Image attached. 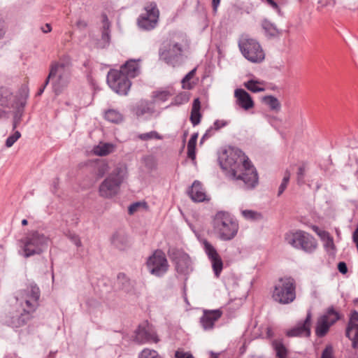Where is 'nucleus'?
<instances>
[{
  "instance_id": "f257e3e1",
  "label": "nucleus",
  "mask_w": 358,
  "mask_h": 358,
  "mask_svg": "<svg viewBox=\"0 0 358 358\" xmlns=\"http://www.w3.org/2000/svg\"><path fill=\"white\" fill-rule=\"evenodd\" d=\"M222 169L229 171L230 176L241 181L242 187L251 189L258 184V176L255 168L251 164L244 152L237 148L225 150L220 157Z\"/></svg>"
},
{
  "instance_id": "f03ea898",
  "label": "nucleus",
  "mask_w": 358,
  "mask_h": 358,
  "mask_svg": "<svg viewBox=\"0 0 358 358\" xmlns=\"http://www.w3.org/2000/svg\"><path fill=\"white\" fill-rule=\"evenodd\" d=\"M71 76V59L69 55H62L58 61L52 62L45 85H48L51 79L52 90L58 95L67 87Z\"/></svg>"
},
{
  "instance_id": "7ed1b4c3",
  "label": "nucleus",
  "mask_w": 358,
  "mask_h": 358,
  "mask_svg": "<svg viewBox=\"0 0 358 358\" xmlns=\"http://www.w3.org/2000/svg\"><path fill=\"white\" fill-rule=\"evenodd\" d=\"M213 229L215 236L221 241L233 240L239 230L237 220L226 211L217 212L213 220Z\"/></svg>"
},
{
  "instance_id": "20e7f679",
  "label": "nucleus",
  "mask_w": 358,
  "mask_h": 358,
  "mask_svg": "<svg viewBox=\"0 0 358 358\" xmlns=\"http://www.w3.org/2000/svg\"><path fill=\"white\" fill-rule=\"evenodd\" d=\"M187 44L186 36L183 34L174 35L164 44L159 51V59L169 65L175 66L183 52V48Z\"/></svg>"
},
{
  "instance_id": "39448f33",
  "label": "nucleus",
  "mask_w": 358,
  "mask_h": 358,
  "mask_svg": "<svg viewBox=\"0 0 358 358\" xmlns=\"http://www.w3.org/2000/svg\"><path fill=\"white\" fill-rule=\"evenodd\" d=\"M126 175V166L121 165L115 167L100 184L99 195L105 199H110L117 195Z\"/></svg>"
},
{
  "instance_id": "423d86ee",
  "label": "nucleus",
  "mask_w": 358,
  "mask_h": 358,
  "mask_svg": "<svg viewBox=\"0 0 358 358\" xmlns=\"http://www.w3.org/2000/svg\"><path fill=\"white\" fill-rule=\"evenodd\" d=\"M271 297L280 304L292 303L296 299V282L291 277L280 278L274 285Z\"/></svg>"
},
{
  "instance_id": "0eeeda50",
  "label": "nucleus",
  "mask_w": 358,
  "mask_h": 358,
  "mask_svg": "<svg viewBox=\"0 0 358 358\" xmlns=\"http://www.w3.org/2000/svg\"><path fill=\"white\" fill-rule=\"evenodd\" d=\"M49 238L36 231H31L21 240V248L25 257L40 255L48 248Z\"/></svg>"
},
{
  "instance_id": "6e6552de",
  "label": "nucleus",
  "mask_w": 358,
  "mask_h": 358,
  "mask_svg": "<svg viewBox=\"0 0 358 358\" xmlns=\"http://www.w3.org/2000/svg\"><path fill=\"white\" fill-rule=\"evenodd\" d=\"M285 241L296 249L306 252H313L317 246V241L310 234L303 231L289 232L285 235Z\"/></svg>"
},
{
  "instance_id": "1a4fd4ad",
  "label": "nucleus",
  "mask_w": 358,
  "mask_h": 358,
  "mask_svg": "<svg viewBox=\"0 0 358 358\" xmlns=\"http://www.w3.org/2000/svg\"><path fill=\"white\" fill-rule=\"evenodd\" d=\"M241 53L248 61L259 63L264 59V52L259 43L248 36H242L238 41Z\"/></svg>"
},
{
  "instance_id": "9d476101",
  "label": "nucleus",
  "mask_w": 358,
  "mask_h": 358,
  "mask_svg": "<svg viewBox=\"0 0 358 358\" xmlns=\"http://www.w3.org/2000/svg\"><path fill=\"white\" fill-rule=\"evenodd\" d=\"M39 298L40 290L35 284H30L16 296V299L22 307L31 313H34L38 308Z\"/></svg>"
},
{
  "instance_id": "9b49d317",
  "label": "nucleus",
  "mask_w": 358,
  "mask_h": 358,
  "mask_svg": "<svg viewBox=\"0 0 358 358\" xmlns=\"http://www.w3.org/2000/svg\"><path fill=\"white\" fill-rule=\"evenodd\" d=\"M145 13H142L138 18V25L142 29L150 31L156 27L159 17V10L155 2H148L144 7Z\"/></svg>"
},
{
  "instance_id": "f8f14e48",
  "label": "nucleus",
  "mask_w": 358,
  "mask_h": 358,
  "mask_svg": "<svg viewBox=\"0 0 358 358\" xmlns=\"http://www.w3.org/2000/svg\"><path fill=\"white\" fill-rule=\"evenodd\" d=\"M107 83L114 92L122 95L127 94L131 85L129 78L117 70H110L108 72Z\"/></svg>"
},
{
  "instance_id": "ddd939ff",
  "label": "nucleus",
  "mask_w": 358,
  "mask_h": 358,
  "mask_svg": "<svg viewBox=\"0 0 358 358\" xmlns=\"http://www.w3.org/2000/svg\"><path fill=\"white\" fill-rule=\"evenodd\" d=\"M147 266L149 271L156 276H162L168 270L169 264L164 253L156 250L148 259Z\"/></svg>"
},
{
  "instance_id": "4468645a",
  "label": "nucleus",
  "mask_w": 358,
  "mask_h": 358,
  "mask_svg": "<svg viewBox=\"0 0 358 358\" xmlns=\"http://www.w3.org/2000/svg\"><path fill=\"white\" fill-rule=\"evenodd\" d=\"M31 313H32L24 308L22 310L9 311L6 314L3 322L12 328H20L30 320Z\"/></svg>"
},
{
  "instance_id": "2eb2a0df",
  "label": "nucleus",
  "mask_w": 358,
  "mask_h": 358,
  "mask_svg": "<svg viewBox=\"0 0 358 358\" xmlns=\"http://www.w3.org/2000/svg\"><path fill=\"white\" fill-rule=\"evenodd\" d=\"M17 105V100L13 93L8 88H0V119L8 118L9 110Z\"/></svg>"
},
{
  "instance_id": "dca6fc26",
  "label": "nucleus",
  "mask_w": 358,
  "mask_h": 358,
  "mask_svg": "<svg viewBox=\"0 0 358 358\" xmlns=\"http://www.w3.org/2000/svg\"><path fill=\"white\" fill-rule=\"evenodd\" d=\"M169 256L175 262L178 273L187 275L192 271V261L187 253L176 250L170 251Z\"/></svg>"
},
{
  "instance_id": "f3484780",
  "label": "nucleus",
  "mask_w": 358,
  "mask_h": 358,
  "mask_svg": "<svg viewBox=\"0 0 358 358\" xmlns=\"http://www.w3.org/2000/svg\"><path fill=\"white\" fill-rule=\"evenodd\" d=\"M203 249L208 257L211 262L215 275L218 278L223 268L222 260L215 248L207 240L202 241Z\"/></svg>"
},
{
  "instance_id": "a211bd4d",
  "label": "nucleus",
  "mask_w": 358,
  "mask_h": 358,
  "mask_svg": "<svg viewBox=\"0 0 358 358\" xmlns=\"http://www.w3.org/2000/svg\"><path fill=\"white\" fill-rule=\"evenodd\" d=\"M134 341L140 344L146 343H157L159 338L151 326L143 324L138 326L135 331Z\"/></svg>"
},
{
  "instance_id": "6ab92c4d",
  "label": "nucleus",
  "mask_w": 358,
  "mask_h": 358,
  "mask_svg": "<svg viewBox=\"0 0 358 358\" xmlns=\"http://www.w3.org/2000/svg\"><path fill=\"white\" fill-rule=\"evenodd\" d=\"M311 317V313L308 311L306 319L302 322H298L294 327L287 331V336L289 337H309L310 335Z\"/></svg>"
},
{
  "instance_id": "aec40b11",
  "label": "nucleus",
  "mask_w": 358,
  "mask_h": 358,
  "mask_svg": "<svg viewBox=\"0 0 358 358\" xmlns=\"http://www.w3.org/2000/svg\"><path fill=\"white\" fill-rule=\"evenodd\" d=\"M345 335L352 341V348H358V312L355 310L350 313Z\"/></svg>"
},
{
  "instance_id": "412c9836",
  "label": "nucleus",
  "mask_w": 358,
  "mask_h": 358,
  "mask_svg": "<svg viewBox=\"0 0 358 358\" xmlns=\"http://www.w3.org/2000/svg\"><path fill=\"white\" fill-rule=\"evenodd\" d=\"M222 315L220 310H205L200 318V323L204 330L213 329L215 322Z\"/></svg>"
},
{
  "instance_id": "4be33fe9",
  "label": "nucleus",
  "mask_w": 358,
  "mask_h": 358,
  "mask_svg": "<svg viewBox=\"0 0 358 358\" xmlns=\"http://www.w3.org/2000/svg\"><path fill=\"white\" fill-rule=\"evenodd\" d=\"M236 104L243 109L248 110L254 107V101L251 96L243 89H236L234 92Z\"/></svg>"
},
{
  "instance_id": "5701e85b",
  "label": "nucleus",
  "mask_w": 358,
  "mask_h": 358,
  "mask_svg": "<svg viewBox=\"0 0 358 358\" xmlns=\"http://www.w3.org/2000/svg\"><path fill=\"white\" fill-rule=\"evenodd\" d=\"M141 59H130L121 66L119 71L122 72V73L125 75L128 78H135L138 76L141 72L139 65Z\"/></svg>"
},
{
  "instance_id": "b1692460",
  "label": "nucleus",
  "mask_w": 358,
  "mask_h": 358,
  "mask_svg": "<svg viewBox=\"0 0 358 358\" xmlns=\"http://www.w3.org/2000/svg\"><path fill=\"white\" fill-rule=\"evenodd\" d=\"M188 194L194 201L202 202L206 200V193L202 187L201 183L198 180H195L193 182Z\"/></svg>"
},
{
  "instance_id": "393cba45",
  "label": "nucleus",
  "mask_w": 358,
  "mask_h": 358,
  "mask_svg": "<svg viewBox=\"0 0 358 358\" xmlns=\"http://www.w3.org/2000/svg\"><path fill=\"white\" fill-rule=\"evenodd\" d=\"M102 34L101 38L98 45L101 48H103L109 44L110 36V24L108 21L106 15H102Z\"/></svg>"
},
{
  "instance_id": "a878e982",
  "label": "nucleus",
  "mask_w": 358,
  "mask_h": 358,
  "mask_svg": "<svg viewBox=\"0 0 358 358\" xmlns=\"http://www.w3.org/2000/svg\"><path fill=\"white\" fill-rule=\"evenodd\" d=\"M112 243L116 248L123 250L130 245V239L124 232L117 231L113 236Z\"/></svg>"
},
{
  "instance_id": "bb28decb",
  "label": "nucleus",
  "mask_w": 358,
  "mask_h": 358,
  "mask_svg": "<svg viewBox=\"0 0 358 358\" xmlns=\"http://www.w3.org/2000/svg\"><path fill=\"white\" fill-rule=\"evenodd\" d=\"M201 102L199 98L194 100L190 115V121L193 126L199 124L201 122V114L200 113Z\"/></svg>"
},
{
  "instance_id": "cd10ccee",
  "label": "nucleus",
  "mask_w": 358,
  "mask_h": 358,
  "mask_svg": "<svg viewBox=\"0 0 358 358\" xmlns=\"http://www.w3.org/2000/svg\"><path fill=\"white\" fill-rule=\"evenodd\" d=\"M318 235L323 242L324 247L328 252H334L336 247L334 243L333 237L325 231H320Z\"/></svg>"
},
{
  "instance_id": "c85d7f7f",
  "label": "nucleus",
  "mask_w": 358,
  "mask_h": 358,
  "mask_svg": "<svg viewBox=\"0 0 358 358\" xmlns=\"http://www.w3.org/2000/svg\"><path fill=\"white\" fill-rule=\"evenodd\" d=\"M115 146L112 143H99L93 148L94 153L97 156H106L113 152Z\"/></svg>"
},
{
  "instance_id": "c756f323",
  "label": "nucleus",
  "mask_w": 358,
  "mask_h": 358,
  "mask_svg": "<svg viewBox=\"0 0 358 358\" xmlns=\"http://www.w3.org/2000/svg\"><path fill=\"white\" fill-rule=\"evenodd\" d=\"M262 27L264 31L265 35L269 38L278 36L280 34L276 26L266 19L262 21Z\"/></svg>"
},
{
  "instance_id": "7c9ffc66",
  "label": "nucleus",
  "mask_w": 358,
  "mask_h": 358,
  "mask_svg": "<svg viewBox=\"0 0 358 358\" xmlns=\"http://www.w3.org/2000/svg\"><path fill=\"white\" fill-rule=\"evenodd\" d=\"M330 327L331 325L326 320V317H320L318 319L315 330L317 336L319 337H322L325 336V334L329 331Z\"/></svg>"
},
{
  "instance_id": "2f4dec72",
  "label": "nucleus",
  "mask_w": 358,
  "mask_h": 358,
  "mask_svg": "<svg viewBox=\"0 0 358 358\" xmlns=\"http://www.w3.org/2000/svg\"><path fill=\"white\" fill-rule=\"evenodd\" d=\"M153 112V108L147 101L140 102L135 108V113L137 116H141L145 114H152Z\"/></svg>"
},
{
  "instance_id": "473e14b6",
  "label": "nucleus",
  "mask_w": 358,
  "mask_h": 358,
  "mask_svg": "<svg viewBox=\"0 0 358 358\" xmlns=\"http://www.w3.org/2000/svg\"><path fill=\"white\" fill-rule=\"evenodd\" d=\"M198 138V134H193L187 143V156L192 161L196 159V144Z\"/></svg>"
},
{
  "instance_id": "72a5a7b5",
  "label": "nucleus",
  "mask_w": 358,
  "mask_h": 358,
  "mask_svg": "<svg viewBox=\"0 0 358 358\" xmlns=\"http://www.w3.org/2000/svg\"><path fill=\"white\" fill-rule=\"evenodd\" d=\"M262 100L271 110L278 112L280 110L281 104L276 97L271 95L265 96Z\"/></svg>"
},
{
  "instance_id": "f704fd0d",
  "label": "nucleus",
  "mask_w": 358,
  "mask_h": 358,
  "mask_svg": "<svg viewBox=\"0 0 358 358\" xmlns=\"http://www.w3.org/2000/svg\"><path fill=\"white\" fill-rule=\"evenodd\" d=\"M241 213L245 220L250 221H258L263 218L261 213L252 210H242Z\"/></svg>"
},
{
  "instance_id": "c9c22d12",
  "label": "nucleus",
  "mask_w": 358,
  "mask_h": 358,
  "mask_svg": "<svg viewBox=\"0 0 358 358\" xmlns=\"http://www.w3.org/2000/svg\"><path fill=\"white\" fill-rule=\"evenodd\" d=\"M259 85H263V82L260 80H250L244 83V86L252 92H260L265 90L264 87H260Z\"/></svg>"
},
{
  "instance_id": "e433bc0d",
  "label": "nucleus",
  "mask_w": 358,
  "mask_h": 358,
  "mask_svg": "<svg viewBox=\"0 0 358 358\" xmlns=\"http://www.w3.org/2000/svg\"><path fill=\"white\" fill-rule=\"evenodd\" d=\"M105 118L109 122L119 123L122 120V115L117 110L110 109L106 112Z\"/></svg>"
},
{
  "instance_id": "4c0bfd02",
  "label": "nucleus",
  "mask_w": 358,
  "mask_h": 358,
  "mask_svg": "<svg viewBox=\"0 0 358 358\" xmlns=\"http://www.w3.org/2000/svg\"><path fill=\"white\" fill-rule=\"evenodd\" d=\"M273 346L276 352L278 358H287V350L282 342L279 341H274Z\"/></svg>"
},
{
  "instance_id": "58836bf2",
  "label": "nucleus",
  "mask_w": 358,
  "mask_h": 358,
  "mask_svg": "<svg viewBox=\"0 0 358 358\" xmlns=\"http://www.w3.org/2000/svg\"><path fill=\"white\" fill-rule=\"evenodd\" d=\"M322 317H326V320L331 326L340 319V315L333 308H329L326 314L322 315Z\"/></svg>"
},
{
  "instance_id": "ea45409f",
  "label": "nucleus",
  "mask_w": 358,
  "mask_h": 358,
  "mask_svg": "<svg viewBox=\"0 0 358 358\" xmlns=\"http://www.w3.org/2000/svg\"><path fill=\"white\" fill-rule=\"evenodd\" d=\"M15 108V110L14 112L13 115V129H15L17 128V127L19 125V124L21 122V118L23 114V106L20 105L19 106V103H17V105L14 108Z\"/></svg>"
},
{
  "instance_id": "a19ab883",
  "label": "nucleus",
  "mask_w": 358,
  "mask_h": 358,
  "mask_svg": "<svg viewBox=\"0 0 358 358\" xmlns=\"http://www.w3.org/2000/svg\"><path fill=\"white\" fill-rule=\"evenodd\" d=\"M189 95L187 92H183L176 96L171 105L180 106L188 102Z\"/></svg>"
},
{
  "instance_id": "79ce46f5",
  "label": "nucleus",
  "mask_w": 358,
  "mask_h": 358,
  "mask_svg": "<svg viewBox=\"0 0 358 358\" xmlns=\"http://www.w3.org/2000/svg\"><path fill=\"white\" fill-rule=\"evenodd\" d=\"M117 282L121 285V288L125 291H129L131 287L129 279L124 273H120L117 275Z\"/></svg>"
},
{
  "instance_id": "37998d69",
  "label": "nucleus",
  "mask_w": 358,
  "mask_h": 358,
  "mask_svg": "<svg viewBox=\"0 0 358 358\" xmlns=\"http://www.w3.org/2000/svg\"><path fill=\"white\" fill-rule=\"evenodd\" d=\"M196 71V69H192L182 78V85L184 89L190 90L192 88V85L189 83V80L194 76Z\"/></svg>"
},
{
  "instance_id": "c03bdc74",
  "label": "nucleus",
  "mask_w": 358,
  "mask_h": 358,
  "mask_svg": "<svg viewBox=\"0 0 358 358\" xmlns=\"http://www.w3.org/2000/svg\"><path fill=\"white\" fill-rule=\"evenodd\" d=\"M138 358H162L158 352L154 350L145 348L138 355Z\"/></svg>"
},
{
  "instance_id": "a18cd8bd",
  "label": "nucleus",
  "mask_w": 358,
  "mask_h": 358,
  "mask_svg": "<svg viewBox=\"0 0 358 358\" xmlns=\"http://www.w3.org/2000/svg\"><path fill=\"white\" fill-rule=\"evenodd\" d=\"M290 176H291L290 172L288 170H287L285 173V176L283 177L282 181L278 188V196H280L283 193L285 189L287 188V186L289 179H290Z\"/></svg>"
},
{
  "instance_id": "49530a36",
  "label": "nucleus",
  "mask_w": 358,
  "mask_h": 358,
  "mask_svg": "<svg viewBox=\"0 0 358 358\" xmlns=\"http://www.w3.org/2000/svg\"><path fill=\"white\" fill-rule=\"evenodd\" d=\"M138 138L142 141H149L152 138L162 139V136L155 131L144 133L138 135Z\"/></svg>"
},
{
  "instance_id": "de8ad7c7",
  "label": "nucleus",
  "mask_w": 358,
  "mask_h": 358,
  "mask_svg": "<svg viewBox=\"0 0 358 358\" xmlns=\"http://www.w3.org/2000/svg\"><path fill=\"white\" fill-rule=\"evenodd\" d=\"M109 170L108 164L104 162H100L97 164L96 173L98 177H103Z\"/></svg>"
},
{
  "instance_id": "09e8293b",
  "label": "nucleus",
  "mask_w": 358,
  "mask_h": 358,
  "mask_svg": "<svg viewBox=\"0 0 358 358\" xmlns=\"http://www.w3.org/2000/svg\"><path fill=\"white\" fill-rule=\"evenodd\" d=\"M20 132L16 131L13 135L8 137L6 141V146L7 148H10L20 138Z\"/></svg>"
},
{
  "instance_id": "8fccbe9b",
  "label": "nucleus",
  "mask_w": 358,
  "mask_h": 358,
  "mask_svg": "<svg viewBox=\"0 0 358 358\" xmlns=\"http://www.w3.org/2000/svg\"><path fill=\"white\" fill-rule=\"evenodd\" d=\"M306 173V167L304 165L301 166L298 169V171L296 173V180L297 183L299 185H301L304 183V178Z\"/></svg>"
},
{
  "instance_id": "3c124183",
  "label": "nucleus",
  "mask_w": 358,
  "mask_h": 358,
  "mask_svg": "<svg viewBox=\"0 0 358 358\" xmlns=\"http://www.w3.org/2000/svg\"><path fill=\"white\" fill-rule=\"evenodd\" d=\"M321 358H334V349L331 345L326 346L322 353Z\"/></svg>"
},
{
  "instance_id": "603ef678",
  "label": "nucleus",
  "mask_w": 358,
  "mask_h": 358,
  "mask_svg": "<svg viewBox=\"0 0 358 358\" xmlns=\"http://www.w3.org/2000/svg\"><path fill=\"white\" fill-rule=\"evenodd\" d=\"M228 124V122L224 120H217L214 122L213 125L212 126L215 131H219L221 128L227 126Z\"/></svg>"
},
{
  "instance_id": "864d4df0",
  "label": "nucleus",
  "mask_w": 358,
  "mask_h": 358,
  "mask_svg": "<svg viewBox=\"0 0 358 358\" xmlns=\"http://www.w3.org/2000/svg\"><path fill=\"white\" fill-rule=\"evenodd\" d=\"M176 358H194L193 355L189 352L178 350L175 352Z\"/></svg>"
},
{
  "instance_id": "5fc2aeb1",
  "label": "nucleus",
  "mask_w": 358,
  "mask_h": 358,
  "mask_svg": "<svg viewBox=\"0 0 358 358\" xmlns=\"http://www.w3.org/2000/svg\"><path fill=\"white\" fill-rule=\"evenodd\" d=\"M215 129H213V127H210L201 137L200 143L201 144L203 143L205 140L213 136L215 134Z\"/></svg>"
},
{
  "instance_id": "6e6d98bb",
  "label": "nucleus",
  "mask_w": 358,
  "mask_h": 358,
  "mask_svg": "<svg viewBox=\"0 0 358 358\" xmlns=\"http://www.w3.org/2000/svg\"><path fill=\"white\" fill-rule=\"evenodd\" d=\"M171 94L168 91L159 92L157 94L156 98L162 101H166Z\"/></svg>"
},
{
  "instance_id": "4d7b16f0",
  "label": "nucleus",
  "mask_w": 358,
  "mask_h": 358,
  "mask_svg": "<svg viewBox=\"0 0 358 358\" xmlns=\"http://www.w3.org/2000/svg\"><path fill=\"white\" fill-rule=\"evenodd\" d=\"M143 205H145V203H141L140 202H136V203H134L133 204H131L129 207V213L132 215L134 214V213H136L138 208L140 207H141Z\"/></svg>"
},
{
  "instance_id": "13d9d810",
  "label": "nucleus",
  "mask_w": 358,
  "mask_h": 358,
  "mask_svg": "<svg viewBox=\"0 0 358 358\" xmlns=\"http://www.w3.org/2000/svg\"><path fill=\"white\" fill-rule=\"evenodd\" d=\"M69 238L78 247L81 246V241L78 235L70 233L68 235Z\"/></svg>"
},
{
  "instance_id": "bf43d9fd",
  "label": "nucleus",
  "mask_w": 358,
  "mask_h": 358,
  "mask_svg": "<svg viewBox=\"0 0 358 358\" xmlns=\"http://www.w3.org/2000/svg\"><path fill=\"white\" fill-rule=\"evenodd\" d=\"M338 269L340 273L345 274L348 272L347 265L345 262H341L338 264Z\"/></svg>"
},
{
  "instance_id": "052dcab7",
  "label": "nucleus",
  "mask_w": 358,
  "mask_h": 358,
  "mask_svg": "<svg viewBox=\"0 0 358 358\" xmlns=\"http://www.w3.org/2000/svg\"><path fill=\"white\" fill-rule=\"evenodd\" d=\"M4 34H5L4 23L0 19V39L3 36Z\"/></svg>"
},
{
  "instance_id": "680f3d73",
  "label": "nucleus",
  "mask_w": 358,
  "mask_h": 358,
  "mask_svg": "<svg viewBox=\"0 0 358 358\" xmlns=\"http://www.w3.org/2000/svg\"><path fill=\"white\" fill-rule=\"evenodd\" d=\"M77 26L80 29H84L87 27V22L85 20H79L77 22Z\"/></svg>"
},
{
  "instance_id": "e2e57ef3",
  "label": "nucleus",
  "mask_w": 358,
  "mask_h": 358,
  "mask_svg": "<svg viewBox=\"0 0 358 358\" xmlns=\"http://www.w3.org/2000/svg\"><path fill=\"white\" fill-rule=\"evenodd\" d=\"M41 29H42V31H43V33H45V34H46V33H49V32H50V31H51V30H52V27H51V26H50V24H46L45 25V27H42V28H41Z\"/></svg>"
},
{
  "instance_id": "0e129e2a",
  "label": "nucleus",
  "mask_w": 358,
  "mask_h": 358,
  "mask_svg": "<svg viewBox=\"0 0 358 358\" xmlns=\"http://www.w3.org/2000/svg\"><path fill=\"white\" fill-rule=\"evenodd\" d=\"M268 3L276 10H279L278 4L273 0H266Z\"/></svg>"
},
{
  "instance_id": "69168bd1",
  "label": "nucleus",
  "mask_w": 358,
  "mask_h": 358,
  "mask_svg": "<svg viewBox=\"0 0 358 358\" xmlns=\"http://www.w3.org/2000/svg\"><path fill=\"white\" fill-rule=\"evenodd\" d=\"M220 0H213L212 4L213 7V10L216 12L217 8L220 4Z\"/></svg>"
},
{
  "instance_id": "338daca9",
  "label": "nucleus",
  "mask_w": 358,
  "mask_h": 358,
  "mask_svg": "<svg viewBox=\"0 0 358 358\" xmlns=\"http://www.w3.org/2000/svg\"><path fill=\"white\" fill-rule=\"evenodd\" d=\"M48 85H45V82L44 83L43 85L42 86V87L38 90V92H37V94L38 96L41 95L42 93L43 92L45 88Z\"/></svg>"
},
{
  "instance_id": "774afa93",
  "label": "nucleus",
  "mask_w": 358,
  "mask_h": 358,
  "mask_svg": "<svg viewBox=\"0 0 358 358\" xmlns=\"http://www.w3.org/2000/svg\"><path fill=\"white\" fill-rule=\"evenodd\" d=\"M27 223H28V222H27V220L24 219V220H22V224L23 226L27 225Z\"/></svg>"
}]
</instances>
